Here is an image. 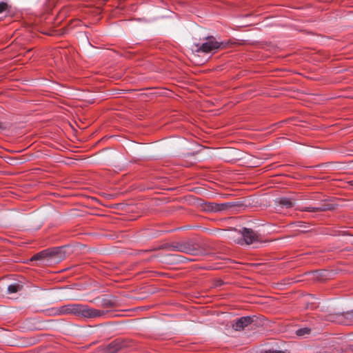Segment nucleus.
Wrapping results in <instances>:
<instances>
[{"instance_id": "12", "label": "nucleus", "mask_w": 353, "mask_h": 353, "mask_svg": "<svg viewBox=\"0 0 353 353\" xmlns=\"http://www.w3.org/2000/svg\"><path fill=\"white\" fill-rule=\"evenodd\" d=\"M332 319H334L337 323L348 325L349 321L345 318V313L337 314L332 316Z\"/></svg>"}, {"instance_id": "10", "label": "nucleus", "mask_w": 353, "mask_h": 353, "mask_svg": "<svg viewBox=\"0 0 353 353\" xmlns=\"http://www.w3.org/2000/svg\"><path fill=\"white\" fill-rule=\"evenodd\" d=\"M277 202L280 205L285 208H291L294 205L295 203V201L294 199H291L287 197L279 199Z\"/></svg>"}, {"instance_id": "8", "label": "nucleus", "mask_w": 353, "mask_h": 353, "mask_svg": "<svg viewBox=\"0 0 353 353\" xmlns=\"http://www.w3.org/2000/svg\"><path fill=\"white\" fill-rule=\"evenodd\" d=\"M73 304H68L55 309L54 315L72 314L74 309Z\"/></svg>"}, {"instance_id": "17", "label": "nucleus", "mask_w": 353, "mask_h": 353, "mask_svg": "<svg viewBox=\"0 0 353 353\" xmlns=\"http://www.w3.org/2000/svg\"><path fill=\"white\" fill-rule=\"evenodd\" d=\"M28 329L30 330H38V328L34 325H30V326H28Z\"/></svg>"}, {"instance_id": "20", "label": "nucleus", "mask_w": 353, "mask_h": 353, "mask_svg": "<svg viewBox=\"0 0 353 353\" xmlns=\"http://www.w3.org/2000/svg\"><path fill=\"white\" fill-rule=\"evenodd\" d=\"M350 185H352V186H353V180H352V181H350Z\"/></svg>"}, {"instance_id": "5", "label": "nucleus", "mask_w": 353, "mask_h": 353, "mask_svg": "<svg viewBox=\"0 0 353 353\" xmlns=\"http://www.w3.org/2000/svg\"><path fill=\"white\" fill-rule=\"evenodd\" d=\"M334 209V206L332 203H329L326 202L325 201H322L317 206L315 207H304L299 209L301 211H305V212H325L327 210H332Z\"/></svg>"}, {"instance_id": "13", "label": "nucleus", "mask_w": 353, "mask_h": 353, "mask_svg": "<svg viewBox=\"0 0 353 353\" xmlns=\"http://www.w3.org/2000/svg\"><path fill=\"white\" fill-rule=\"evenodd\" d=\"M105 314V312L104 310L90 308V319L101 317L104 316Z\"/></svg>"}, {"instance_id": "1", "label": "nucleus", "mask_w": 353, "mask_h": 353, "mask_svg": "<svg viewBox=\"0 0 353 353\" xmlns=\"http://www.w3.org/2000/svg\"><path fill=\"white\" fill-rule=\"evenodd\" d=\"M72 249L69 245L54 247L51 249L43 250L34 254L30 260L39 261L43 263H58L61 261L65 255L70 253Z\"/></svg>"}, {"instance_id": "18", "label": "nucleus", "mask_w": 353, "mask_h": 353, "mask_svg": "<svg viewBox=\"0 0 353 353\" xmlns=\"http://www.w3.org/2000/svg\"><path fill=\"white\" fill-rule=\"evenodd\" d=\"M89 199H90V201H97L96 198H94V197H92V196H90Z\"/></svg>"}, {"instance_id": "7", "label": "nucleus", "mask_w": 353, "mask_h": 353, "mask_svg": "<svg viewBox=\"0 0 353 353\" xmlns=\"http://www.w3.org/2000/svg\"><path fill=\"white\" fill-rule=\"evenodd\" d=\"M74 309L72 314L88 319V307L81 304H73Z\"/></svg>"}, {"instance_id": "4", "label": "nucleus", "mask_w": 353, "mask_h": 353, "mask_svg": "<svg viewBox=\"0 0 353 353\" xmlns=\"http://www.w3.org/2000/svg\"><path fill=\"white\" fill-rule=\"evenodd\" d=\"M243 239L239 242L241 244L250 245L254 242L259 241V235L252 229L243 228L241 231Z\"/></svg>"}, {"instance_id": "9", "label": "nucleus", "mask_w": 353, "mask_h": 353, "mask_svg": "<svg viewBox=\"0 0 353 353\" xmlns=\"http://www.w3.org/2000/svg\"><path fill=\"white\" fill-rule=\"evenodd\" d=\"M23 288L22 282L17 281L10 284L7 288V293L9 294L20 292Z\"/></svg>"}, {"instance_id": "6", "label": "nucleus", "mask_w": 353, "mask_h": 353, "mask_svg": "<svg viewBox=\"0 0 353 353\" xmlns=\"http://www.w3.org/2000/svg\"><path fill=\"white\" fill-rule=\"evenodd\" d=\"M252 322V319L250 316H243L238 319L233 324L232 327L236 331H241L245 327L250 325Z\"/></svg>"}, {"instance_id": "15", "label": "nucleus", "mask_w": 353, "mask_h": 353, "mask_svg": "<svg viewBox=\"0 0 353 353\" xmlns=\"http://www.w3.org/2000/svg\"><path fill=\"white\" fill-rule=\"evenodd\" d=\"M309 332H310V330L307 328L299 329V330H296V334L298 336H303L304 334H308Z\"/></svg>"}, {"instance_id": "2", "label": "nucleus", "mask_w": 353, "mask_h": 353, "mask_svg": "<svg viewBox=\"0 0 353 353\" xmlns=\"http://www.w3.org/2000/svg\"><path fill=\"white\" fill-rule=\"evenodd\" d=\"M226 43L218 41L215 37L210 36L205 38L202 44H195L196 52H203L205 53L214 52L220 48H225Z\"/></svg>"}, {"instance_id": "11", "label": "nucleus", "mask_w": 353, "mask_h": 353, "mask_svg": "<svg viewBox=\"0 0 353 353\" xmlns=\"http://www.w3.org/2000/svg\"><path fill=\"white\" fill-rule=\"evenodd\" d=\"M210 205H211V210L214 212L225 210L228 208V207L232 206V205L230 203L218 204V203H212Z\"/></svg>"}, {"instance_id": "16", "label": "nucleus", "mask_w": 353, "mask_h": 353, "mask_svg": "<svg viewBox=\"0 0 353 353\" xmlns=\"http://www.w3.org/2000/svg\"><path fill=\"white\" fill-rule=\"evenodd\" d=\"M7 8V4L4 2L0 3V13L4 11Z\"/></svg>"}, {"instance_id": "19", "label": "nucleus", "mask_w": 353, "mask_h": 353, "mask_svg": "<svg viewBox=\"0 0 353 353\" xmlns=\"http://www.w3.org/2000/svg\"><path fill=\"white\" fill-rule=\"evenodd\" d=\"M5 128L4 125L3 123L0 122V130H2Z\"/></svg>"}, {"instance_id": "3", "label": "nucleus", "mask_w": 353, "mask_h": 353, "mask_svg": "<svg viewBox=\"0 0 353 353\" xmlns=\"http://www.w3.org/2000/svg\"><path fill=\"white\" fill-rule=\"evenodd\" d=\"M160 249L185 253H191L192 252V248L188 244L179 242L163 243L160 246Z\"/></svg>"}, {"instance_id": "14", "label": "nucleus", "mask_w": 353, "mask_h": 353, "mask_svg": "<svg viewBox=\"0 0 353 353\" xmlns=\"http://www.w3.org/2000/svg\"><path fill=\"white\" fill-rule=\"evenodd\" d=\"M345 318L349 321V324L353 322V310L345 312Z\"/></svg>"}]
</instances>
